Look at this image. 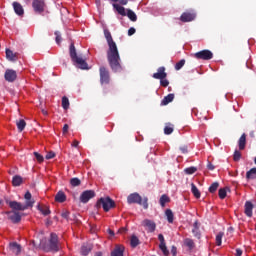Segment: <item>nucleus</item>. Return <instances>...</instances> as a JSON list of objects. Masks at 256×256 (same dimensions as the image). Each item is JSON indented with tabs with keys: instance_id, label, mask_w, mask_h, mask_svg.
<instances>
[{
	"instance_id": "f257e3e1",
	"label": "nucleus",
	"mask_w": 256,
	"mask_h": 256,
	"mask_svg": "<svg viewBox=\"0 0 256 256\" xmlns=\"http://www.w3.org/2000/svg\"><path fill=\"white\" fill-rule=\"evenodd\" d=\"M24 199L25 204H21L17 201L8 202V205L12 209V211L6 212V214L8 215V219H10L12 223H19V221H21L23 213L19 211H27V209L35 205V200H33L31 192H26L24 195Z\"/></svg>"
},
{
	"instance_id": "f03ea898",
	"label": "nucleus",
	"mask_w": 256,
	"mask_h": 256,
	"mask_svg": "<svg viewBox=\"0 0 256 256\" xmlns=\"http://www.w3.org/2000/svg\"><path fill=\"white\" fill-rule=\"evenodd\" d=\"M104 35L109 46L107 55L110 67L112 71L119 73L122 70V67L121 58L119 57V50H117V44H115V41H113V37L111 36V32H109V30L104 29Z\"/></svg>"
},
{
	"instance_id": "7ed1b4c3",
	"label": "nucleus",
	"mask_w": 256,
	"mask_h": 256,
	"mask_svg": "<svg viewBox=\"0 0 256 256\" xmlns=\"http://www.w3.org/2000/svg\"><path fill=\"white\" fill-rule=\"evenodd\" d=\"M39 247L43 251H59L57 234H51L49 244H47V239L40 240Z\"/></svg>"
},
{
	"instance_id": "20e7f679",
	"label": "nucleus",
	"mask_w": 256,
	"mask_h": 256,
	"mask_svg": "<svg viewBox=\"0 0 256 256\" xmlns=\"http://www.w3.org/2000/svg\"><path fill=\"white\" fill-rule=\"evenodd\" d=\"M70 57L76 67L78 69H88L87 62L85 58L81 55H77V51L75 50V45L71 44L70 46Z\"/></svg>"
},
{
	"instance_id": "39448f33",
	"label": "nucleus",
	"mask_w": 256,
	"mask_h": 256,
	"mask_svg": "<svg viewBox=\"0 0 256 256\" xmlns=\"http://www.w3.org/2000/svg\"><path fill=\"white\" fill-rule=\"evenodd\" d=\"M114 9L117 11V13H119V15H122V17L127 16L130 21H137V14H135V12H133V10L131 9H125V7L120 6L119 4L114 3L113 4Z\"/></svg>"
},
{
	"instance_id": "423d86ee",
	"label": "nucleus",
	"mask_w": 256,
	"mask_h": 256,
	"mask_svg": "<svg viewBox=\"0 0 256 256\" xmlns=\"http://www.w3.org/2000/svg\"><path fill=\"white\" fill-rule=\"evenodd\" d=\"M127 202L129 204L137 203L138 205H142V207H144L145 209L149 208V204L147 203V198H145L143 201V199L141 198V195H139L138 193L130 194L127 198Z\"/></svg>"
},
{
	"instance_id": "0eeeda50",
	"label": "nucleus",
	"mask_w": 256,
	"mask_h": 256,
	"mask_svg": "<svg viewBox=\"0 0 256 256\" xmlns=\"http://www.w3.org/2000/svg\"><path fill=\"white\" fill-rule=\"evenodd\" d=\"M98 207H102L104 211H109L110 209H113L115 207V202L109 198H100L99 201L97 202Z\"/></svg>"
},
{
	"instance_id": "6e6552de",
	"label": "nucleus",
	"mask_w": 256,
	"mask_h": 256,
	"mask_svg": "<svg viewBox=\"0 0 256 256\" xmlns=\"http://www.w3.org/2000/svg\"><path fill=\"white\" fill-rule=\"evenodd\" d=\"M196 59H203L204 61H209L213 59V52L210 50H202L195 54Z\"/></svg>"
},
{
	"instance_id": "1a4fd4ad",
	"label": "nucleus",
	"mask_w": 256,
	"mask_h": 256,
	"mask_svg": "<svg viewBox=\"0 0 256 256\" xmlns=\"http://www.w3.org/2000/svg\"><path fill=\"white\" fill-rule=\"evenodd\" d=\"M32 7L36 13L45 11V0H33Z\"/></svg>"
},
{
	"instance_id": "9d476101",
	"label": "nucleus",
	"mask_w": 256,
	"mask_h": 256,
	"mask_svg": "<svg viewBox=\"0 0 256 256\" xmlns=\"http://www.w3.org/2000/svg\"><path fill=\"white\" fill-rule=\"evenodd\" d=\"M93 197H95V191L86 190L80 195V201L81 203H89V200L93 199Z\"/></svg>"
},
{
	"instance_id": "9b49d317",
	"label": "nucleus",
	"mask_w": 256,
	"mask_h": 256,
	"mask_svg": "<svg viewBox=\"0 0 256 256\" xmlns=\"http://www.w3.org/2000/svg\"><path fill=\"white\" fill-rule=\"evenodd\" d=\"M142 227H145L148 233H153L157 228V225L155 224V222H153V220L145 219L142 222Z\"/></svg>"
},
{
	"instance_id": "f8f14e48",
	"label": "nucleus",
	"mask_w": 256,
	"mask_h": 256,
	"mask_svg": "<svg viewBox=\"0 0 256 256\" xmlns=\"http://www.w3.org/2000/svg\"><path fill=\"white\" fill-rule=\"evenodd\" d=\"M158 240L160 241V244H159L160 251H162L164 256H168L169 249H167V244L165 243V237L163 236V234L158 235Z\"/></svg>"
},
{
	"instance_id": "ddd939ff",
	"label": "nucleus",
	"mask_w": 256,
	"mask_h": 256,
	"mask_svg": "<svg viewBox=\"0 0 256 256\" xmlns=\"http://www.w3.org/2000/svg\"><path fill=\"white\" fill-rule=\"evenodd\" d=\"M100 81L102 85L109 83V71L105 67H100Z\"/></svg>"
},
{
	"instance_id": "4468645a",
	"label": "nucleus",
	"mask_w": 256,
	"mask_h": 256,
	"mask_svg": "<svg viewBox=\"0 0 256 256\" xmlns=\"http://www.w3.org/2000/svg\"><path fill=\"white\" fill-rule=\"evenodd\" d=\"M197 17V14L195 12H184L181 15V21L184 23H189V21H193Z\"/></svg>"
},
{
	"instance_id": "2eb2a0df",
	"label": "nucleus",
	"mask_w": 256,
	"mask_h": 256,
	"mask_svg": "<svg viewBox=\"0 0 256 256\" xmlns=\"http://www.w3.org/2000/svg\"><path fill=\"white\" fill-rule=\"evenodd\" d=\"M12 7L16 15H18L19 17H23V15H25V10L23 9V6L21 5V3L13 2Z\"/></svg>"
},
{
	"instance_id": "dca6fc26",
	"label": "nucleus",
	"mask_w": 256,
	"mask_h": 256,
	"mask_svg": "<svg viewBox=\"0 0 256 256\" xmlns=\"http://www.w3.org/2000/svg\"><path fill=\"white\" fill-rule=\"evenodd\" d=\"M5 79L10 83H13L17 79V72L15 70H6Z\"/></svg>"
},
{
	"instance_id": "f3484780",
	"label": "nucleus",
	"mask_w": 256,
	"mask_h": 256,
	"mask_svg": "<svg viewBox=\"0 0 256 256\" xmlns=\"http://www.w3.org/2000/svg\"><path fill=\"white\" fill-rule=\"evenodd\" d=\"M154 79H165L167 77V73H165V67L158 68L157 73L153 74Z\"/></svg>"
},
{
	"instance_id": "a211bd4d",
	"label": "nucleus",
	"mask_w": 256,
	"mask_h": 256,
	"mask_svg": "<svg viewBox=\"0 0 256 256\" xmlns=\"http://www.w3.org/2000/svg\"><path fill=\"white\" fill-rule=\"evenodd\" d=\"M9 247L14 255H19V253H21V245L17 244V242L10 243Z\"/></svg>"
},
{
	"instance_id": "6ab92c4d",
	"label": "nucleus",
	"mask_w": 256,
	"mask_h": 256,
	"mask_svg": "<svg viewBox=\"0 0 256 256\" xmlns=\"http://www.w3.org/2000/svg\"><path fill=\"white\" fill-rule=\"evenodd\" d=\"M245 215H247V217H253V203L250 201L245 203Z\"/></svg>"
},
{
	"instance_id": "aec40b11",
	"label": "nucleus",
	"mask_w": 256,
	"mask_h": 256,
	"mask_svg": "<svg viewBox=\"0 0 256 256\" xmlns=\"http://www.w3.org/2000/svg\"><path fill=\"white\" fill-rule=\"evenodd\" d=\"M192 233H193L194 237H196V239H201V231H199V223L198 222H194Z\"/></svg>"
},
{
	"instance_id": "412c9836",
	"label": "nucleus",
	"mask_w": 256,
	"mask_h": 256,
	"mask_svg": "<svg viewBox=\"0 0 256 256\" xmlns=\"http://www.w3.org/2000/svg\"><path fill=\"white\" fill-rule=\"evenodd\" d=\"M123 251H125V247L117 246L114 251H112L111 256H123Z\"/></svg>"
},
{
	"instance_id": "4be33fe9",
	"label": "nucleus",
	"mask_w": 256,
	"mask_h": 256,
	"mask_svg": "<svg viewBox=\"0 0 256 256\" xmlns=\"http://www.w3.org/2000/svg\"><path fill=\"white\" fill-rule=\"evenodd\" d=\"M246 143H247V138H246L245 134H242V136L240 137V139L238 141L239 149L241 151H243V149H245Z\"/></svg>"
},
{
	"instance_id": "5701e85b",
	"label": "nucleus",
	"mask_w": 256,
	"mask_h": 256,
	"mask_svg": "<svg viewBox=\"0 0 256 256\" xmlns=\"http://www.w3.org/2000/svg\"><path fill=\"white\" fill-rule=\"evenodd\" d=\"M6 57L8 61H17V54L13 53V51L6 49Z\"/></svg>"
},
{
	"instance_id": "b1692460",
	"label": "nucleus",
	"mask_w": 256,
	"mask_h": 256,
	"mask_svg": "<svg viewBox=\"0 0 256 256\" xmlns=\"http://www.w3.org/2000/svg\"><path fill=\"white\" fill-rule=\"evenodd\" d=\"M67 199V196H65V193L64 192H58L56 194V197H55V200L58 202V203H64V201H66Z\"/></svg>"
},
{
	"instance_id": "393cba45",
	"label": "nucleus",
	"mask_w": 256,
	"mask_h": 256,
	"mask_svg": "<svg viewBox=\"0 0 256 256\" xmlns=\"http://www.w3.org/2000/svg\"><path fill=\"white\" fill-rule=\"evenodd\" d=\"M21 183H23V178L21 176L16 175L13 177L12 184L14 187H19V185H21Z\"/></svg>"
},
{
	"instance_id": "a878e982",
	"label": "nucleus",
	"mask_w": 256,
	"mask_h": 256,
	"mask_svg": "<svg viewBox=\"0 0 256 256\" xmlns=\"http://www.w3.org/2000/svg\"><path fill=\"white\" fill-rule=\"evenodd\" d=\"M246 179H256V168H251L248 172H246Z\"/></svg>"
},
{
	"instance_id": "bb28decb",
	"label": "nucleus",
	"mask_w": 256,
	"mask_h": 256,
	"mask_svg": "<svg viewBox=\"0 0 256 256\" xmlns=\"http://www.w3.org/2000/svg\"><path fill=\"white\" fill-rule=\"evenodd\" d=\"M173 99H175V95L174 94H168L162 100V105H169V103H171V101H173Z\"/></svg>"
},
{
	"instance_id": "cd10ccee",
	"label": "nucleus",
	"mask_w": 256,
	"mask_h": 256,
	"mask_svg": "<svg viewBox=\"0 0 256 256\" xmlns=\"http://www.w3.org/2000/svg\"><path fill=\"white\" fill-rule=\"evenodd\" d=\"M37 207H38V210L40 211V213H42V215H44V216L50 215L51 210H49V207L41 206V205H38Z\"/></svg>"
},
{
	"instance_id": "c85d7f7f",
	"label": "nucleus",
	"mask_w": 256,
	"mask_h": 256,
	"mask_svg": "<svg viewBox=\"0 0 256 256\" xmlns=\"http://www.w3.org/2000/svg\"><path fill=\"white\" fill-rule=\"evenodd\" d=\"M191 192L193 193L194 197H196V199L201 197V192H199V189L193 183L191 184Z\"/></svg>"
},
{
	"instance_id": "c756f323",
	"label": "nucleus",
	"mask_w": 256,
	"mask_h": 256,
	"mask_svg": "<svg viewBox=\"0 0 256 256\" xmlns=\"http://www.w3.org/2000/svg\"><path fill=\"white\" fill-rule=\"evenodd\" d=\"M169 201H171V199L169 198V196H167L166 194H163L160 197L159 203L161 205V207H165L166 203H169Z\"/></svg>"
},
{
	"instance_id": "7c9ffc66",
	"label": "nucleus",
	"mask_w": 256,
	"mask_h": 256,
	"mask_svg": "<svg viewBox=\"0 0 256 256\" xmlns=\"http://www.w3.org/2000/svg\"><path fill=\"white\" fill-rule=\"evenodd\" d=\"M165 215H166V217H167L168 223H173V220H174L173 211H171V209H167V210L165 211Z\"/></svg>"
},
{
	"instance_id": "2f4dec72",
	"label": "nucleus",
	"mask_w": 256,
	"mask_h": 256,
	"mask_svg": "<svg viewBox=\"0 0 256 256\" xmlns=\"http://www.w3.org/2000/svg\"><path fill=\"white\" fill-rule=\"evenodd\" d=\"M184 244L186 245V247H188L190 249H193L195 247V242L191 238H186L184 240Z\"/></svg>"
},
{
	"instance_id": "473e14b6",
	"label": "nucleus",
	"mask_w": 256,
	"mask_h": 256,
	"mask_svg": "<svg viewBox=\"0 0 256 256\" xmlns=\"http://www.w3.org/2000/svg\"><path fill=\"white\" fill-rule=\"evenodd\" d=\"M225 235V233L223 232H219L217 235H216V245L218 247H220L222 241H223V236Z\"/></svg>"
},
{
	"instance_id": "72a5a7b5",
	"label": "nucleus",
	"mask_w": 256,
	"mask_h": 256,
	"mask_svg": "<svg viewBox=\"0 0 256 256\" xmlns=\"http://www.w3.org/2000/svg\"><path fill=\"white\" fill-rule=\"evenodd\" d=\"M16 125L18 127V130L21 132L23 131V129H25L27 123L25 122V120H19L18 122H16Z\"/></svg>"
},
{
	"instance_id": "f704fd0d",
	"label": "nucleus",
	"mask_w": 256,
	"mask_h": 256,
	"mask_svg": "<svg viewBox=\"0 0 256 256\" xmlns=\"http://www.w3.org/2000/svg\"><path fill=\"white\" fill-rule=\"evenodd\" d=\"M70 185H72V187H79V185H81V180H79V178H72L70 180Z\"/></svg>"
},
{
	"instance_id": "c9c22d12",
	"label": "nucleus",
	"mask_w": 256,
	"mask_h": 256,
	"mask_svg": "<svg viewBox=\"0 0 256 256\" xmlns=\"http://www.w3.org/2000/svg\"><path fill=\"white\" fill-rule=\"evenodd\" d=\"M131 247H137L139 245V238L137 236H132L130 239Z\"/></svg>"
},
{
	"instance_id": "e433bc0d",
	"label": "nucleus",
	"mask_w": 256,
	"mask_h": 256,
	"mask_svg": "<svg viewBox=\"0 0 256 256\" xmlns=\"http://www.w3.org/2000/svg\"><path fill=\"white\" fill-rule=\"evenodd\" d=\"M90 251H91V248H89L86 245H83L81 247V255L87 256V255H89Z\"/></svg>"
},
{
	"instance_id": "4c0bfd02",
	"label": "nucleus",
	"mask_w": 256,
	"mask_h": 256,
	"mask_svg": "<svg viewBox=\"0 0 256 256\" xmlns=\"http://www.w3.org/2000/svg\"><path fill=\"white\" fill-rule=\"evenodd\" d=\"M197 172V168L196 167H188L184 170V173H186V175H193V173Z\"/></svg>"
},
{
	"instance_id": "58836bf2",
	"label": "nucleus",
	"mask_w": 256,
	"mask_h": 256,
	"mask_svg": "<svg viewBox=\"0 0 256 256\" xmlns=\"http://www.w3.org/2000/svg\"><path fill=\"white\" fill-rule=\"evenodd\" d=\"M62 107L65 110L69 109V98L67 97L62 98Z\"/></svg>"
},
{
	"instance_id": "ea45409f",
	"label": "nucleus",
	"mask_w": 256,
	"mask_h": 256,
	"mask_svg": "<svg viewBox=\"0 0 256 256\" xmlns=\"http://www.w3.org/2000/svg\"><path fill=\"white\" fill-rule=\"evenodd\" d=\"M217 189H219V183H217V182H214V183L209 187L210 193H215V191H217Z\"/></svg>"
},
{
	"instance_id": "a19ab883",
	"label": "nucleus",
	"mask_w": 256,
	"mask_h": 256,
	"mask_svg": "<svg viewBox=\"0 0 256 256\" xmlns=\"http://www.w3.org/2000/svg\"><path fill=\"white\" fill-rule=\"evenodd\" d=\"M184 65H185V60L184 59L177 62L176 65H175L176 71H179Z\"/></svg>"
},
{
	"instance_id": "79ce46f5",
	"label": "nucleus",
	"mask_w": 256,
	"mask_h": 256,
	"mask_svg": "<svg viewBox=\"0 0 256 256\" xmlns=\"http://www.w3.org/2000/svg\"><path fill=\"white\" fill-rule=\"evenodd\" d=\"M219 197H220V199H225V197H227V189H225V188L220 189Z\"/></svg>"
},
{
	"instance_id": "37998d69",
	"label": "nucleus",
	"mask_w": 256,
	"mask_h": 256,
	"mask_svg": "<svg viewBox=\"0 0 256 256\" xmlns=\"http://www.w3.org/2000/svg\"><path fill=\"white\" fill-rule=\"evenodd\" d=\"M34 156L36 157L38 163H43L44 161L43 155L39 154L38 152H34Z\"/></svg>"
},
{
	"instance_id": "c03bdc74",
	"label": "nucleus",
	"mask_w": 256,
	"mask_h": 256,
	"mask_svg": "<svg viewBox=\"0 0 256 256\" xmlns=\"http://www.w3.org/2000/svg\"><path fill=\"white\" fill-rule=\"evenodd\" d=\"M164 133H165V135H171V133H173V127H171V126H166V127L164 128Z\"/></svg>"
},
{
	"instance_id": "a18cd8bd",
	"label": "nucleus",
	"mask_w": 256,
	"mask_h": 256,
	"mask_svg": "<svg viewBox=\"0 0 256 256\" xmlns=\"http://www.w3.org/2000/svg\"><path fill=\"white\" fill-rule=\"evenodd\" d=\"M55 36H56V43L59 45V43H61V32L56 31Z\"/></svg>"
},
{
	"instance_id": "49530a36",
	"label": "nucleus",
	"mask_w": 256,
	"mask_h": 256,
	"mask_svg": "<svg viewBox=\"0 0 256 256\" xmlns=\"http://www.w3.org/2000/svg\"><path fill=\"white\" fill-rule=\"evenodd\" d=\"M241 159V152L235 151L234 152V161H239Z\"/></svg>"
},
{
	"instance_id": "de8ad7c7",
	"label": "nucleus",
	"mask_w": 256,
	"mask_h": 256,
	"mask_svg": "<svg viewBox=\"0 0 256 256\" xmlns=\"http://www.w3.org/2000/svg\"><path fill=\"white\" fill-rule=\"evenodd\" d=\"M160 83H161L162 87H167L169 85V81L166 80L165 78L160 79Z\"/></svg>"
},
{
	"instance_id": "09e8293b",
	"label": "nucleus",
	"mask_w": 256,
	"mask_h": 256,
	"mask_svg": "<svg viewBox=\"0 0 256 256\" xmlns=\"http://www.w3.org/2000/svg\"><path fill=\"white\" fill-rule=\"evenodd\" d=\"M55 157V152L50 151L46 154V159H53Z\"/></svg>"
},
{
	"instance_id": "8fccbe9b",
	"label": "nucleus",
	"mask_w": 256,
	"mask_h": 256,
	"mask_svg": "<svg viewBox=\"0 0 256 256\" xmlns=\"http://www.w3.org/2000/svg\"><path fill=\"white\" fill-rule=\"evenodd\" d=\"M135 28H130L129 30H128V35H129V37H131V35H135Z\"/></svg>"
},
{
	"instance_id": "3c124183",
	"label": "nucleus",
	"mask_w": 256,
	"mask_h": 256,
	"mask_svg": "<svg viewBox=\"0 0 256 256\" xmlns=\"http://www.w3.org/2000/svg\"><path fill=\"white\" fill-rule=\"evenodd\" d=\"M171 253L173 254V256L177 255V247L173 246L171 249Z\"/></svg>"
},
{
	"instance_id": "603ef678",
	"label": "nucleus",
	"mask_w": 256,
	"mask_h": 256,
	"mask_svg": "<svg viewBox=\"0 0 256 256\" xmlns=\"http://www.w3.org/2000/svg\"><path fill=\"white\" fill-rule=\"evenodd\" d=\"M67 131H69V125L65 124L63 126V133L65 134V133H67Z\"/></svg>"
},
{
	"instance_id": "864d4df0",
	"label": "nucleus",
	"mask_w": 256,
	"mask_h": 256,
	"mask_svg": "<svg viewBox=\"0 0 256 256\" xmlns=\"http://www.w3.org/2000/svg\"><path fill=\"white\" fill-rule=\"evenodd\" d=\"M243 255V251L241 249H236V256Z\"/></svg>"
},
{
	"instance_id": "5fc2aeb1",
	"label": "nucleus",
	"mask_w": 256,
	"mask_h": 256,
	"mask_svg": "<svg viewBox=\"0 0 256 256\" xmlns=\"http://www.w3.org/2000/svg\"><path fill=\"white\" fill-rule=\"evenodd\" d=\"M72 147H79V141L74 140L72 143Z\"/></svg>"
},
{
	"instance_id": "6e6d98bb",
	"label": "nucleus",
	"mask_w": 256,
	"mask_h": 256,
	"mask_svg": "<svg viewBox=\"0 0 256 256\" xmlns=\"http://www.w3.org/2000/svg\"><path fill=\"white\" fill-rule=\"evenodd\" d=\"M62 217H64V219H67V217H69V212H65L62 214Z\"/></svg>"
},
{
	"instance_id": "4d7b16f0",
	"label": "nucleus",
	"mask_w": 256,
	"mask_h": 256,
	"mask_svg": "<svg viewBox=\"0 0 256 256\" xmlns=\"http://www.w3.org/2000/svg\"><path fill=\"white\" fill-rule=\"evenodd\" d=\"M108 233H109V235H111L112 237H113V235H115V232H113V230H111V229H108Z\"/></svg>"
},
{
	"instance_id": "13d9d810",
	"label": "nucleus",
	"mask_w": 256,
	"mask_h": 256,
	"mask_svg": "<svg viewBox=\"0 0 256 256\" xmlns=\"http://www.w3.org/2000/svg\"><path fill=\"white\" fill-rule=\"evenodd\" d=\"M182 153H187V148H181Z\"/></svg>"
},
{
	"instance_id": "bf43d9fd",
	"label": "nucleus",
	"mask_w": 256,
	"mask_h": 256,
	"mask_svg": "<svg viewBox=\"0 0 256 256\" xmlns=\"http://www.w3.org/2000/svg\"><path fill=\"white\" fill-rule=\"evenodd\" d=\"M43 115H47V111L46 110H42Z\"/></svg>"
},
{
	"instance_id": "052dcab7",
	"label": "nucleus",
	"mask_w": 256,
	"mask_h": 256,
	"mask_svg": "<svg viewBox=\"0 0 256 256\" xmlns=\"http://www.w3.org/2000/svg\"><path fill=\"white\" fill-rule=\"evenodd\" d=\"M123 231H125V228H123L122 230H120V233H123Z\"/></svg>"
},
{
	"instance_id": "680f3d73",
	"label": "nucleus",
	"mask_w": 256,
	"mask_h": 256,
	"mask_svg": "<svg viewBox=\"0 0 256 256\" xmlns=\"http://www.w3.org/2000/svg\"><path fill=\"white\" fill-rule=\"evenodd\" d=\"M97 256H101V252H99V253L97 254Z\"/></svg>"
},
{
	"instance_id": "e2e57ef3",
	"label": "nucleus",
	"mask_w": 256,
	"mask_h": 256,
	"mask_svg": "<svg viewBox=\"0 0 256 256\" xmlns=\"http://www.w3.org/2000/svg\"><path fill=\"white\" fill-rule=\"evenodd\" d=\"M210 169H213V166H210Z\"/></svg>"
},
{
	"instance_id": "0e129e2a",
	"label": "nucleus",
	"mask_w": 256,
	"mask_h": 256,
	"mask_svg": "<svg viewBox=\"0 0 256 256\" xmlns=\"http://www.w3.org/2000/svg\"><path fill=\"white\" fill-rule=\"evenodd\" d=\"M210 169H213V166H210Z\"/></svg>"
}]
</instances>
